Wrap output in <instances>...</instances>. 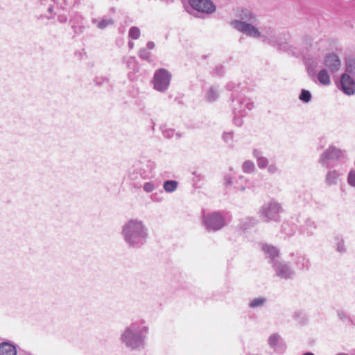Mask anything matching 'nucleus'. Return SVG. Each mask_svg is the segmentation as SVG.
I'll list each match as a JSON object with an SVG mask.
<instances>
[{"mask_svg":"<svg viewBox=\"0 0 355 355\" xmlns=\"http://www.w3.org/2000/svg\"><path fill=\"white\" fill-rule=\"evenodd\" d=\"M261 37L263 42H266L272 46H280L282 44L279 35L277 34L275 31L271 27H265L261 29Z\"/></svg>","mask_w":355,"mask_h":355,"instance_id":"f8f14e48","label":"nucleus"},{"mask_svg":"<svg viewBox=\"0 0 355 355\" xmlns=\"http://www.w3.org/2000/svg\"><path fill=\"white\" fill-rule=\"evenodd\" d=\"M252 155L255 158L257 166L260 169L266 168L269 164V160L263 156V152L261 150L254 149L252 150Z\"/></svg>","mask_w":355,"mask_h":355,"instance_id":"4be33fe9","label":"nucleus"},{"mask_svg":"<svg viewBox=\"0 0 355 355\" xmlns=\"http://www.w3.org/2000/svg\"><path fill=\"white\" fill-rule=\"evenodd\" d=\"M293 257L292 263L297 270L300 271H307L311 268V263L310 259L302 254L297 253L296 254H292Z\"/></svg>","mask_w":355,"mask_h":355,"instance_id":"f3484780","label":"nucleus"},{"mask_svg":"<svg viewBox=\"0 0 355 355\" xmlns=\"http://www.w3.org/2000/svg\"><path fill=\"white\" fill-rule=\"evenodd\" d=\"M302 355H315V354L313 353H312V352H306V353H304Z\"/></svg>","mask_w":355,"mask_h":355,"instance_id":"8fccbe9b","label":"nucleus"},{"mask_svg":"<svg viewBox=\"0 0 355 355\" xmlns=\"http://www.w3.org/2000/svg\"><path fill=\"white\" fill-rule=\"evenodd\" d=\"M178 187V182L176 180H166L163 184V189L166 193L174 192Z\"/></svg>","mask_w":355,"mask_h":355,"instance_id":"2f4dec72","label":"nucleus"},{"mask_svg":"<svg viewBox=\"0 0 355 355\" xmlns=\"http://www.w3.org/2000/svg\"><path fill=\"white\" fill-rule=\"evenodd\" d=\"M156 164L152 159L139 160L133 172L130 173L132 180H136L138 175L143 180H148L155 176Z\"/></svg>","mask_w":355,"mask_h":355,"instance_id":"1a4fd4ad","label":"nucleus"},{"mask_svg":"<svg viewBox=\"0 0 355 355\" xmlns=\"http://www.w3.org/2000/svg\"><path fill=\"white\" fill-rule=\"evenodd\" d=\"M335 239L336 241V250L340 253L345 252L346 248L343 239L339 236H337Z\"/></svg>","mask_w":355,"mask_h":355,"instance_id":"58836bf2","label":"nucleus"},{"mask_svg":"<svg viewBox=\"0 0 355 355\" xmlns=\"http://www.w3.org/2000/svg\"><path fill=\"white\" fill-rule=\"evenodd\" d=\"M92 24L95 25L98 28L103 30L114 24V20L107 17L102 18H92L91 20Z\"/></svg>","mask_w":355,"mask_h":355,"instance_id":"b1692460","label":"nucleus"},{"mask_svg":"<svg viewBox=\"0 0 355 355\" xmlns=\"http://www.w3.org/2000/svg\"><path fill=\"white\" fill-rule=\"evenodd\" d=\"M324 65L334 73L341 67V61L336 53H329L324 58Z\"/></svg>","mask_w":355,"mask_h":355,"instance_id":"a211bd4d","label":"nucleus"},{"mask_svg":"<svg viewBox=\"0 0 355 355\" xmlns=\"http://www.w3.org/2000/svg\"><path fill=\"white\" fill-rule=\"evenodd\" d=\"M123 62L130 69H134L136 65V60L135 57H128L123 58Z\"/></svg>","mask_w":355,"mask_h":355,"instance_id":"37998d69","label":"nucleus"},{"mask_svg":"<svg viewBox=\"0 0 355 355\" xmlns=\"http://www.w3.org/2000/svg\"><path fill=\"white\" fill-rule=\"evenodd\" d=\"M338 316L340 320L346 323L349 322L351 320L349 315L342 311L338 312Z\"/></svg>","mask_w":355,"mask_h":355,"instance_id":"c03bdc74","label":"nucleus"},{"mask_svg":"<svg viewBox=\"0 0 355 355\" xmlns=\"http://www.w3.org/2000/svg\"><path fill=\"white\" fill-rule=\"evenodd\" d=\"M230 101V107L234 115L233 123L240 127L243 125L242 118L247 114V111L254 108V102L243 93L231 94Z\"/></svg>","mask_w":355,"mask_h":355,"instance_id":"20e7f679","label":"nucleus"},{"mask_svg":"<svg viewBox=\"0 0 355 355\" xmlns=\"http://www.w3.org/2000/svg\"><path fill=\"white\" fill-rule=\"evenodd\" d=\"M317 229L316 223L311 219H307L304 224L300 227V232L302 235L306 236H311L313 235L315 230Z\"/></svg>","mask_w":355,"mask_h":355,"instance_id":"412c9836","label":"nucleus"},{"mask_svg":"<svg viewBox=\"0 0 355 355\" xmlns=\"http://www.w3.org/2000/svg\"><path fill=\"white\" fill-rule=\"evenodd\" d=\"M219 69H220V72H218V73H223V67H219Z\"/></svg>","mask_w":355,"mask_h":355,"instance_id":"603ef678","label":"nucleus"},{"mask_svg":"<svg viewBox=\"0 0 355 355\" xmlns=\"http://www.w3.org/2000/svg\"><path fill=\"white\" fill-rule=\"evenodd\" d=\"M78 3V0H40L37 9L42 12L38 19H53L58 16V21L61 24H65L68 21V17L65 13L57 12L55 10L69 11Z\"/></svg>","mask_w":355,"mask_h":355,"instance_id":"7ed1b4c3","label":"nucleus"},{"mask_svg":"<svg viewBox=\"0 0 355 355\" xmlns=\"http://www.w3.org/2000/svg\"><path fill=\"white\" fill-rule=\"evenodd\" d=\"M261 249L265 257L270 259V263L272 265L274 262L278 261L279 259V250L272 245L262 244Z\"/></svg>","mask_w":355,"mask_h":355,"instance_id":"6ab92c4d","label":"nucleus"},{"mask_svg":"<svg viewBox=\"0 0 355 355\" xmlns=\"http://www.w3.org/2000/svg\"><path fill=\"white\" fill-rule=\"evenodd\" d=\"M70 24H71V28L76 34H80L84 31V18L79 13H74L71 16Z\"/></svg>","mask_w":355,"mask_h":355,"instance_id":"aec40b11","label":"nucleus"},{"mask_svg":"<svg viewBox=\"0 0 355 355\" xmlns=\"http://www.w3.org/2000/svg\"><path fill=\"white\" fill-rule=\"evenodd\" d=\"M219 97V87L212 85L205 90L204 98L207 102H214Z\"/></svg>","mask_w":355,"mask_h":355,"instance_id":"5701e85b","label":"nucleus"},{"mask_svg":"<svg viewBox=\"0 0 355 355\" xmlns=\"http://www.w3.org/2000/svg\"><path fill=\"white\" fill-rule=\"evenodd\" d=\"M140 29L137 26H132L128 31V37L132 40H137L140 37Z\"/></svg>","mask_w":355,"mask_h":355,"instance_id":"4c0bfd02","label":"nucleus"},{"mask_svg":"<svg viewBox=\"0 0 355 355\" xmlns=\"http://www.w3.org/2000/svg\"><path fill=\"white\" fill-rule=\"evenodd\" d=\"M311 93L306 89H302L300 96V99L305 103H308L311 101Z\"/></svg>","mask_w":355,"mask_h":355,"instance_id":"a19ab883","label":"nucleus"},{"mask_svg":"<svg viewBox=\"0 0 355 355\" xmlns=\"http://www.w3.org/2000/svg\"><path fill=\"white\" fill-rule=\"evenodd\" d=\"M94 83L97 85H102L105 83H107L108 79L102 76L96 77L94 79Z\"/></svg>","mask_w":355,"mask_h":355,"instance_id":"a18cd8bd","label":"nucleus"},{"mask_svg":"<svg viewBox=\"0 0 355 355\" xmlns=\"http://www.w3.org/2000/svg\"><path fill=\"white\" fill-rule=\"evenodd\" d=\"M149 332L147 322L142 318L132 320L121 331L119 340L121 344L131 351H140L145 347Z\"/></svg>","mask_w":355,"mask_h":355,"instance_id":"f257e3e1","label":"nucleus"},{"mask_svg":"<svg viewBox=\"0 0 355 355\" xmlns=\"http://www.w3.org/2000/svg\"><path fill=\"white\" fill-rule=\"evenodd\" d=\"M339 88L347 95H353L355 93V82L348 73H343L340 77Z\"/></svg>","mask_w":355,"mask_h":355,"instance_id":"dca6fc26","label":"nucleus"},{"mask_svg":"<svg viewBox=\"0 0 355 355\" xmlns=\"http://www.w3.org/2000/svg\"><path fill=\"white\" fill-rule=\"evenodd\" d=\"M225 87L227 90L232 92V94L242 93L241 83L238 81H230L227 83Z\"/></svg>","mask_w":355,"mask_h":355,"instance_id":"7c9ffc66","label":"nucleus"},{"mask_svg":"<svg viewBox=\"0 0 355 355\" xmlns=\"http://www.w3.org/2000/svg\"><path fill=\"white\" fill-rule=\"evenodd\" d=\"M255 169V165L252 161L246 160L242 164V170L245 173H252Z\"/></svg>","mask_w":355,"mask_h":355,"instance_id":"c9c22d12","label":"nucleus"},{"mask_svg":"<svg viewBox=\"0 0 355 355\" xmlns=\"http://www.w3.org/2000/svg\"><path fill=\"white\" fill-rule=\"evenodd\" d=\"M284 212L282 204L272 198L263 203L259 208L258 215L264 222H279L281 214Z\"/></svg>","mask_w":355,"mask_h":355,"instance_id":"0eeeda50","label":"nucleus"},{"mask_svg":"<svg viewBox=\"0 0 355 355\" xmlns=\"http://www.w3.org/2000/svg\"><path fill=\"white\" fill-rule=\"evenodd\" d=\"M268 345L277 354H283L286 348L285 343L279 334L277 333L272 334L268 338Z\"/></svg>","mask_w":355,"mask_h":355,"instance_id":"2eb2a0df","label":"nucleus"},{"mask_svg":"<svg viewBox=\"0 0 355 355\" xmlns=\"http://www.w3.org/2000/svg\"><path fill=\"white\" fill-rule=\"evenodd\" d=\"M232 171V169L230 170ZM234 173L231 171L230 173L226 174L224 177L225 185H234V187L239 191H243L248 184V180L243 175H239L237 178L233 176Z\"/></svg>","mask_w":355,"mask_h":355,"instance_id":"ddd939ff","label":"nucleus"},{"mask_svg":"<svg viewBox=\"0 0 355 355\" xmlns=\"http://www.w3.org/2000/svg\"><path fill=\"white\" fill-rule=\"evenodd\" d=\"M340 173L336 169L329 170L325 176V183L328 186L336 185L340 180Z\"/></svg>","mask_w":355,"mask_h":355,"instance_id":"393cba45","label":"nucleus"},{"mask_svg":"<svg viewBox=\"0 0 355 355\" xmlns=\"http://www.w3.org/2000/svg\"><path fill=\"white\" fill-rule=\"evenodd\" d=\"M15 347L10 343H3L0 344V355H16Z\"/></svg>","mask_w":355,"mask_h":355,"instance_id":"bb28decb","label":"nucleus"},{"mask_svg":"<svg viewBox=\"0 0 355 355\" xmlns=\"http://www.w3.org/2000/svg\"><path fill=\"white\" fill-rule=\"evenodd\" d=\"M172 75L167 69L161 68L157 69L153 75V85L156 91L164 93L170 86Z\"/></svg>","mask_w":355,"mask_h":355,"instance_id":"9d476101","label":"nucleus"},{"mask_svg":"<svg viewBox=\"0 0 355 355\" xmlns=\"http://www.w3.org/2000/svg\"><path fill=\"white\" fill-rule=\"evenodd\" d=\"M190 6L198 12L211 14L215 12L216 6L211 0H189Z\"/></svg>","mask_w":355,"mask_h":355,"instance_id":"4468645a","label":"nucleus"},{"mask_svg":"<svg viewBox=\"0 0 355 355\" xmlns=\"http://www.w3.org/2000/svg\"><path fill=\"white\" fill-rule=\"evenodd\" d=\"M232 220V216L227 212L213 211L203 214L202 224L209 232H215L227 225Z\"/></svg>","mask_w":355,"mask_h":355,"instance_id":"423d86ee","label":"nucleus"},{"mask_svg":"<svg viewBox=\"0 0 355 355\" xmlns=\"http://www.w3.org/2000/svg\"><path fill=\"white\" fill-rule=\"evenodd\" d=\"M162 134L163 136L166 138L171 139V138H176L180 139L182 135L179 132H175V130L170 128H165L162 129Z\"/></svg>","mask_w":355,"mask_h":355,"instance_id":"473e14b6","label":"nucleus"},{"mask_svg":"<svg viewBox=\"0 0 355 355\" xmlns=\"http://www.w3.org/2000/svg\"><path fill=\"white\" fill-rule=\"evenodd\" d=\"M268 173L270 175L275 174L279 172V168L276 163L272 162L269 163L268 166L266 167Z\"/></svg>","mask_w":355,"mask_h":355,"instance_id":"79ce46f5","label":"nucleus"},{"mask_svg":"<svg viewBox=\"0 0 355 355\" xmlns=\"http://www.w3.org/2000/svg\"><path fill=\"white\" fill-rule=\"evenodd\" d=\"M121 236L129 248L139 249L148 239V229L141 220L131 218L122 225Z\"/></svg>","mask_w":355,"mask_h":355,"instance_id":"f03ea898","label":"nucleus"},{"mask_svg":"<svg viewBox=\"0 0 355 355\" xmlns=\"http://www.w3.org/2000/svg\"><path fill=\"white\" fill-rule=\"evenodd\" d=\"M241 20H234L231 22V25L238 31L254 38L261 37V31L256 26L257 17L250 11H243L241 15Z\"/></svg>","mask_w":355,"mask_h":355,"instance_id":"39448f33","label":"nucleus"},{"mask_svg":"<svg viewBox=\"0 0 355 355\" xmlns=\"http://www.w3.org/2000/svg\"><path fill=\"white\" fill-rule=\"evenodd\" d=\"M150 199L155 202H161L163 200V198L159 196L157 193H153L150 196Z\"/></svg>","mask_w":355,"mask_h":355,"instance_id":"49530a36","label":"nucleus"},{"mask_svg":"<svg viewBox=\"0 0 355 355\" xmlns=\"http://www.w3.org/2000/svg\"><path fill=\"white\" fill-rule=\"evenodd\" d=\"M267 302V298L265 297H259L253 298L250 300L248 306L251 309H257L263 307Z\"/></svg>","mask_w":355,"mask_h":355,"instance_id":"c756f323","label":"nucleus"},{"mask_svg":"<svg viewBox=\"0 0 355 355\" xmlns=\"http://www.w3.org/2000/svg\"><path fill=\"white\" fill-rule=\"evenodd\" d=\"M345 73L352 74L355 77V58H350L347 62Z\"/></svg>","mask_w":355,"mask_h":355,"instance_id":"e433bc0d","label":"nucleus"},{"mask_svg":"<svg viewBox=\"0 0 355 355\" xmlns=\"http://www.w3.org/2000/svg\"><path fill=\"white\" fill-rule=\"evenodd\" d=\"M257 220L253 217L246 216L242 218L239 222V228L243 230H246L252 227H254L257 223Z\"/></svg>","mask_w":355,"mask_h":355,"instance_id":"a878e982","label":"nucleus"},{"mask_svg":"<svg viewBox=\"0 0 355 355\" xmlns=\"http://www.w3.org/2000/svg\"><path fill=\"white\" fill-rule=\"evenodd\" d=\"M317 78L319 83L322 85L327 86L331 83L330 76L325 69L319 71Z\"/></svg>","mask_w":355,"mask_h":355,"instance_id":"cd10ccee","label":"nucleus"},{"mask_svg":"<svg viewBox=\"0 0 355 355\" xmlns=\"http://www.w3.org/2000/svg\"><path fill=\"white\" fill-rule=\"evenodd\" d=\"M223 141L230 148L234 146L233 132H224L222 135Z\"/></svg>","mask_w":355,"mask_h":355,"instance_id":"f704fd0d","label":"nucleus"},{"mask_svg":"<svg viewBox=\"0 0 355 355\" xmlns=\"http://www.w3.org/2000/svg\"><path fill=\"white\" fill-rule=\"evenodd\" d=\"M159 185L160 182L158 180H154L144 182L142 188L144 192L150 193L158 189Z\"/></svg>","mask_w":355,"mask_h":355,"instance_id":"c85d7f7f","label":"nucleus"},{"mask_svg":"<svg viewBox=\"0 0 355 355\" xmlns=\"http://www.w3.org/2000/svg\"><path fill=\"white\" fill-rule=\"evenodd\" d=\"M135 44L132 41L128 42V47L130 49H132L134 48Z\"/></svg>","mask_w":355,"mask_h":355,"instance_id":"09e8293b","label":"nucleus"},{"mask_svg":"<svg viewBox=\"0 0 355 355\" xmlns=\"http://www.w3.org/2000/svg\"><path fill=\"white\" fill-rule=\"evenodd\" d=\"M272 270L277 277L283 279H293L295 275V270L285 261L279 259L272 265Z\"/></svg>","mask_w":355,"mask_h":355,"instance_id":"9b49d317","label":"nucleus"},{"mask_svg":"<svg viewBox=\"0 0 355 355\" xmlns=\"http://www.w3.org/2000/svg\"><path fill=\"white\" fill-rule=\"evenodd\" d=\"M155 43L152 41L148 42L147 43V49H153L155 48Z\"/></svg>","mask_w":355,"mask_h":355,"instance_id":"de8ad7c7","label":"nucleus"},{"mask_svg":"<svg viewBox=\"0 0 355 355\" xmlns=\"http://www.w3.org/2000/svg\"><path fill=\"white\" fill-rule=\"evenodd\" d=\"M335 355H348V354H346V353L340 352V353H338V354H336Z\"/></svg>","mask_w":355,"mask_h":355,"instance_id":"3c124183","label":"nucleus"},{"mask_svg":"<svg viewBox=\"0 0 355 355\" xmlns=\"http://www.w3.org/2000/svg\"><path fill=\"white\" fill-rule=\"evenodd\" d=\"M347 159L345 150L330 145L320 155L318 162L322 166L329 168L334 166V162H345Z\"/></svg>","mask_w":355,"mask_h":355,"instance_id":"6e6552de","label":"nucleus"},{"mask_svg":"<svg viewBox=\"0 0 355 355\" xmlns=\"http://www.w3.org/2000/svg\"><path fill=\"white\" fill-rule=\"evenodd\" d=\"M140 58L150 61L151 53L146 49H141L138 53Z\"/></svg>","mask_w":355,"mask_h":355,"instance_id":"ea45409f","label":"nucleus"},{"mask_svg":"<svg viewBox=\"0 0 355 355\" xmlns=\"http://www.w3.org/2000/svg\"><path fill=\"white\" fill-rule=\"evenodd\" d=\"M347 182L349 186L355 188V160L354 161L353 166L348 171Z\"/></svg>","mask_w":355,"mask_h":355,"instance_id":"72a5a7b5","label":"nucleus"}]
</instances>
